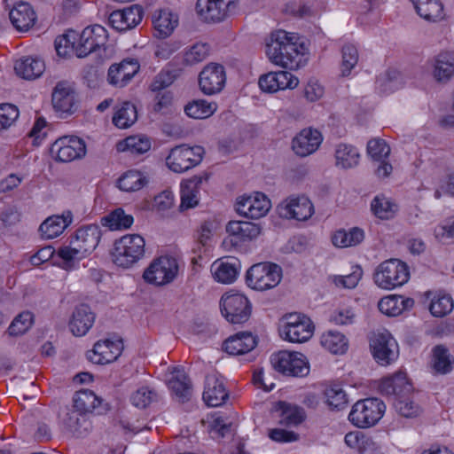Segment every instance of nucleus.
Returning a JSON list of instances; mask_svg holds the SVG:
<instances>
[{
    "mask_svg": "<svg viewBox=\"0 0 454 454\" xmlns=\"http://www.w3.org/2000/svg\"><path fill=\"white\" fill-rule=\"evenodd\" d=\"M299 80L287 71L270 72L259 78L258 84L264 92L273 93L297 87Z\"/></svg>",
    "mask_w": 454,
    "mask_h": 454,
    "instance_id": "20",
    "label": "nucleus"
},
{
    "mask_svg": "<svg viewBox=\"0 0 454 454\" xmlns=\"http://www.w3.org/2000/svg\"><path fill=\"white\" fill-rule=\"evenodd\" d=\"M216 104L204 99L194 100L184 107L185 114L194 119H205L211 116L216 110Z\"/></svg>",
    "mask_w": 454,
    "mask_h": 454,
    "instance_id": "52",
    "label": "nucleus"
},
{
    "mask_svg": "<svg viewBox=\"0 0 454 454\" xmlns=\"http://www.w3.org/2000/svg\"><path fill=\"white\" fill-rule=\"evenodd\" d=\"M121 353V342L106 339L97 341L93 349L87 352L86 356L93 364H105L115 361Z\"/></svg>",
    "mask_w": 454,
    "mask_h": 454,
    "instance_id": "22",
    "label": "nucleus"
},
{
    "mask_svg": "<svg viewBox=\"0 0 454 454\" xmlns=\"http://www.w3.org/2000/svg\"><path fill=\"white\" fill-rule=\"evenodd\" d=\"M432 369L437 374H448L454 367V357L444 345H436L432 349Z\"/></svg>",
    "mask_w": 454,
    "mask_h": 454,
    "instance_id": "39",
    "label": "nucleus"
},
{
    "mask_svg": "<svg viewBox=\"0 0 454 454\" xmlns=\"http://www.w3.org/2000/svg\"><path fill=\"white\" fill-rule=\"evenodd\" d=\"M176 80L175 72L169 69H162L152 80L149 90L152 92L160 93L169 87Z\"/></svg>",
    "mask_w": 454,
    "mask_h": 454,
    "instance_id": "60",
    "label": "nucleus"
},
{
    "mask_svg": "<svg viewBox=\"0 0 454 454\" xmlns=\"http://www.w3.org/2000/svg\"><path fill=\"white\" fill-rule=\"evenodd\" d=\"M270 363L276 371L286 376L304 377L309 372L306 356L299 352L279 351L271 356Z\"/></svg>",
    "mask_w": 454,
    "mask_h": 454,
    "instance_id": "9",
    "label": "nucleus"
},
{
    "mask_svg": "<svg viewBox=\"0 0 454 454\" xmlns=\"http://www.w3.org/2000/svg\"><path fill=\"white\" fill-rule=\"evenodd\" d=\"M271 207L270 200L262 192L242 196L238 199L236 210L247 218L259 219L266 215Z\"/></svg>",
    "mask_w": 454,
    "mask_h": 454,
    "instance_id": "15",
    "label": "nucleus"
},
{
    "mask_svg": "<svg viewBox=\"0 0 454 454\" xmlns=\"http://www.w3.org/2000/svg\"><path fill=\"white\" fill-rule=\"evenodd\" d=\"M351 273L345 276H334L333 282L338 287L355 288L363 276V270L360 266L356 265Z\"/></svg>",
    "mask_w": 454,
    "mask_h": 454,
    "instance_id": "62",
    "label": "nucleus"
},
{
    "mask_svg": "<svg viewBox=\"0 0 454 454\" xmlns=\"http://www.w3.org/2000/svg\"><path fill=\"white\" fill-rule=\"evenodd\" d=\"M19 117V109L12 104L0 105V131L10 128Z\"/></svg>",
    "mask_w": 454,
    "mask_h": 454,
    "instance_id": "64",
    "label": "nucleus"
},
{
    "mask_svg": "<svg viewBox=\"0 0 454 454\" xmlns=\"http://www.w3.org/2000/svg\"><path fill=\"white\" fill-rule=\"evenodd\" d=\"M34 323V315L29 311L20 313L11 323L8 333L11 336L22 335L28 331Z\"/></svg>",
    "mask_w": 454,
    "mask_h": 454,
    "instance_id": "58",
    "label": "nucleus"
},
{
    "mask_svg": "<svg viewBox=\"0 0 454 454\" xmlns=\"http://www.w3.org/2000/svg\"><path fill=\"white\" fill-rule=\"evenodd\" d=\"M432 75L438 82L445 83L454 76V52H441L432 61Z\"/></svg>",
    "mask_w": 454,
    "mask_h": 454,
    "instance_id": "32",
    "label": "nucleus"
},
{
    "mask_svg": "<svg viewBox=\"0 0 454 454\" xmlns=\"http://www.w3.org/2000/svg\"><path fill=\"white\" fill-rule=\"evenodd\" d=\"M62 423L74 435L80 437L91 429V422L86 414L73 408L67 410L62 417Z\"/></svg>",
    "mask_w": 454,
    "mask_h": 454,
    "instance_id": "36",
    "label": "nucleus"
},
{
    "mask_svg": "<svg viewBox=\"0 0 454 454\" xmlns=\"http://www.w3.org/2000/svg\"><path fill=\"white\" fill-rule=\"evenodd\" d=\"M417 13L429 21H438L443 19V6L439 0H411Z\"/></svg>",
    "mask_w": 454,
    "mask_h": 454,
    "instance_id": "43",
    "label": "nucleus"
},
{
    "mask_svg": "<svg viewBox=\"0 0 454 454\" xmlns=\"http://www.w3.org/2000/svg\"><path fill=\"white\" fill-rule=\"evenodd\" d=\"M159 395L157 391L149 386H142L134 391L130 395L131 403L140 409L148 407L151 403L157 402Z\"/></svg>",
    "mask_w": 454,
    "mask_h": 454,
    "instance_id": "53",
    "label": "nucleus"
},
{
    "mask_svg": "<svg viewBox=\"0 0 454 454\" xmlns=\"http://www.w3.org/2000/svg\"><path fill=\"white\" fill-rule=\"evenodd\" d=\"M210 47L206 43H196L184 52V61L188 65H195L205 60L209 55Z\"/></svg>",
    "mask_w": 454,
    "mask_h": 454,
    "instance_id": "57",
    "label": "nucleus"
},
{
    "mask_svg": "<svg viewBox=\"0 0 454 454\" xmlns=\"http://www.w3.org/2000/svg\"><path fill=\"white\" fill-rule=\"evenodd\" d=\"M226 82L224 67L216 63L207 65L199 75V85L206 95H214L223 90Z\"/></svg>",
    "mask_w": 454,
    "mask_h": 454,
    "instance_id": "17",
    "label": "nucleus"
},
{
    "mask_svg": "<svg viewBox=\"0 0 454 454\" xmlns=\"http://www.w3.org/2000/svg\"><path fill=\"white\" fill-rule=\"evenodd\" d=\"M207 179V175L195 176L181 184V203L179 206L181 211L193 208L198 205L200 186Z\"/></svg>",
    "mask_w": 454,
    "mask_h": 454,
    "instance_id": "28",
    "label": "nucleus"
},
{
    "mask_svg": "<svg viewBox=\"0 0 454 454\" xmlns=\"http://www.w3.org/2000/svg\"><path fill=\"white\" fill-rule=\"evenodd\" d=\"M12 25L20 31L28 30L35 22L36 16L29 4L20 2L9 13Z\"/></svg>",
    "mask_w": 454,
    "mask_h": 454,
    "instance_id": "35",
    "label": "nucleus"
},
{
    "mask_svg": "<svg viewBox=\"0 0 454 454\" xmlns=\"http://www.w3.org/2000/svg\"><path fill=\"white\" fill-rule=\"evenodd\" d=\"M321 345L329 352L335 355H342L348 348V340L340 332L329 330L322 333L320 337Z\"/></svg>",
    "mask_w": 454,
    "mask_h": 454,
    "instance_id": "42",
    "label": "nucleus"
},
{
    "mask_svg": "<svg viewBox=\"0 0 454 454\" xmlns=\"http://www.w3.org/2000/svg\"><path fill=\"white\" fill-rule=\"evenodd\" d=\"M137 120V111L134 104L121 102L114 106L113 123L119 129H127Z\"/></svg>",
    "mask_w": 454,
    "mask_h": 454,
    "instance_id": "41",
    "label": "nucleus"
},
{
    "mask_svg": "<svg viewBox=\"0 0 454 454\" xmlns=\"http://www.w3.org/2000/svg\"><path fill=\"white\" fill-rule=\"evenodd\" d=\"M71 223L72 214L71 212H67L61 215L48 217L40 225L39 231L44 239H51L60 235Z\"/></svg>",
    "mask_w": 454,
    "mask_h": 454,
    "instance_id": "37",
    "label": "nucleus"
},
{
    "mask_svg": "<svg viewBox=\"0 0 454 454\" xmlns=\"http://www.w3.org/2000/svg\"><path fill=\"white\" fill-rule=\"evenodd\" d=\"M394 407L401 416L405 418L417 417L421 412L419 405L411 401L407 395L396 398L394 402Z\"/></svg>",
    "mask_w": 454,
    "mask_h": 454,
    "instance_id": "61",
    "label": "nucleus"
},
{
    "mask_svg": "<svg viewBox=\"0 0 454 454\" xmlns=\"http://www.w3.org/2000/svg\"><path fill=\"white\" fill-rule=\"evenodd\" d=\"M240 264L234 258L220 259L211 265V272L215 281L222 284L233 283L239 274Z\"/></svg>",
    "mask_w": 454,
    "mask_h": 454,
    "instance_id": "30",
    "label": "nucleus"
},
{
    "mask_svg": "<svg viewBox=\"0 0 454 454\" xmlns=\"http://www.w3.org/2000/svg\"><path fill=\"white\" fill-rule=\"evenodd\" d=\"M323 141L322 134L316 129L308 128L301 130L292 141L295 154L306 157L315 153Z\"/></svg>",
    "mask_w": 454,
    "mask_h": 454,
    "instance_id": "21",
    "label": "nucleus"
},
{
    "mask_svg": "<svg viewBox=\"0 0 454 454\" xmlns=\"http://www.w3.org/2000/svg\"><path fill=\"white\" fill-rule=\"evenodd\" d=\"M410 278L408 265L399 259H388L380 263L373 274L376 286L392 290L403 286Z\"/></svg>",
    "mask_w": 454,
    "mask_h": 454,
    "instance_id": "3",
    "label": "nucleus"
},
{
    "mask_svg": "<svg viewBox=\"0 0 454 454\" xmlns=\"http://www.w3.org/2000/svg\"><path fill=\"white\" fill-rule=\"evenodd\" d=\"M281 217L306 221L314 214L312 202L305 196L289 197L278 207Z\"/></svg>",
    "mask_w": 454,
    "mask_h": 454,
    "instance_id": "19",
    "label": "nucleus"
},
{
    "mask_svg": "<svg viewBox=\"0 0 454 454\" xmlns=\"http://www.w3.org/2000/svg\"><path fill=\"white\" fill-rule=\"evenodd\" d=\"M168 386L180 402L184 403L190 399L192 385L183 368H173L168 380Z\"/></svg>",
    "mask_w": 454,
    "mask_h": 454,
    "instance_id": "33",
    "label": "nucleus"
},
{
    "mask_svg": "<svg viewBox=\"0 0 454 454\" xmlns=\"http://www.w3.org/2000/svg\"><path fill=\"white\" fill-rule=\"evenodd\" d=\"M386 406L378 398H366L357 401L352 407L348 419L358 427L374 426L383 416Z\"/></svg>",
    "mask_w": 454,
    "mask_h": 454,
    "instance_id": "7",
    "label": "nucleus"
},
{
    "mask_svg": "<svg viewBox=\"0 0 454 454\" xmlns=\"http://www.w3.org/2000/svg\"><path fill=\"white\" fill-rule=\"evenodd\" d=\"M16 74L27 80L35 79L43 74L45 65L40 58L24 57L15 62Z\"/></svg>",
    "mask_w": 454,
    "mask_h": 454,
    "instance_id": "38",
    "label": "nucleus"
},
{
    "mask_svg": "<svg viewBox=\"0 0 454 454\" xmlns=\"http://www.w3.org/2000/svg\"><path fill=\"white\" fill-rule=\"evenodd\" d=\"M413 306L414 300L412 298L397 294L385 296L378 303L380 311L389 317L398 316Z\"/></svg>",
    "mask_w": 454,
    "mask_h": 454,
    "instance_id": "34",
    "label": "nucleus"
},
{
    "mask_svg": "<svg viewBox=\"0 0 454 454\" xmlns=\"http://www.w3.org/2000/svg\"><path fill=\"white\" fill-rule=\"evenodd\" d=\"M257 344L255 337L247 332L230 336L223 344V349L231 356H240L253 350Z\"/></svg>",
    "mask_w": 454,
    "mask_h": 454,
    "instance_id": "29",
    "label": "nucleus"
},
{
    "mask_svg": "<svg viewBox=\"0 0 454 454\" xmlns=\"http://www.w3.org/2000/svg\"><path fill=\"white\" fill-rule=\"evenodd\" d=\"M368 154L376 161L385 160L390 153V147L385 140L380 138L371 139L367 144Z\"/></svg>",
    "mask_w": 454,
    "mask_h": 454,
    "instance_id": "63",
    "label": "nucleus"
},
{
    "mask_svg": "<svg viewBox=\"0 0 454 454\" xmlns=\"http://www.w3.org/2000/svg\"><path fill=\"white\" fill-rule=\"evenodd\" d=\"M133 216L126 214L121 207L113 210L101 218L102 225L108 227L112 231L129 229L133 224Z\"/></svg>",
    "mask_w": 454,
    "mask_h": 454,
    "instance_id": "46",
    "label": "nucleus"
},
{
    "mask_svg": "<svg viewBox=\"0 0 454 454\" xmlns=\"http://www.w3.org/2000/svg\"><path fill=\"white\" fill-rule=\"evenodd\" d=\"M52 106L57 112L70 114L74 110V91L66 82H59L52 92Z\"/></svg>",
    "mask_w": 454,
    "mask_h": 454,
    "instance_id": "31",
    "label": "nucleus"
},
{
    "mask_svg": "<svg viewBox=\"0 0 454 454\" xmlns=\"http://www.w3.org/2000/svg\"><path fill=\"white\" fill-rule=\"evenodd\" d=\"M204 153L201 146L190 147L181 145L171 149L166 158V164L173 172L183 173L199 165Z\"/></svg>",
    "mask_w": 454,
    "mask_h": 454,
    "instance_id": "10",
    "label": "nucleus"
},
{
    "mask_svg": "<svg viewBox=\"0 0 454 454\" xmlns=\"http://www.w3.org/2000/svg\"><path fill=\"white\" fill-rule=\"evenodd\" d=\"M78 35L75 31L70 30L55 39V49L59 56L67 57L71 52H75L76 40Z\"/></svg>",
    "mask_w": 454,
    "mask_h": 454,
    "instance_id": "55",
    "label": "nucleus"
},
{
    "mask_svg": "<svg viewBox=\"0 0 454 454\" xmlns=\"http://www.w3.org/2000/svg\"><path fill=\"white\" fill-rule=\"evenodd\" d=\"M228 396L223 379L218 378L215 374L207 376L203 400L208 406H220L227 400Z\"/></svg>",
    "mask_w": 454,
    "mask_h": 454,
    "instance_id": "27",
    "label": "nucleus"
},
{
    "mask_svg": "<svg viewBox=\"0 0 454 454\" xmlns=\"http://www.w3.org/2000/svg\"><path fill=\"white\" fill-rule=\"evenodd\" d=\"M360 154L351 145L340 144L335 150L336 166L341 168H351L359 162Z\"/></svg>",
    "mask_w": 454,
    "mask_h": 454,
    "instance_id": "47",
    "label": "nucleus"
},
{
    "mask_svg": "<svg viewBox=\"0 0 454 454\" xmlns=\"http://www.w3.org/2000/svg\"><path fill=\"white\" fill-rule=\"evenodd\" d=\"M364 234L359 228H352L348 231L339 230L334 232L332 240L334 246L339 247H348L356 246L363 241Z\"/></svg>",
    "mask_w": 454,
    "mask_h": 454,
    "instance_id": "49",
    "label": "nucleus"
},
{
    "mask_svg": "<svg viewBox=\"0 0 454 454\" xmlns=\"http://www.w3.org/2000/svg\"><path fill=\"white\" fill-rule=\"evenodd\" d=\"M145 242L138 234H127L114 242L113 262L119 267L130 268L145 254Z\"/></svg>",
    "mask_w": 454,
    "mask_h": 454,
    "instance_id": "4",
    "label": "nucleus"
},
{
    "mask_svg": "<svg viewBox=\"0 0 454 454\" xmlns=\"http://www.w3.org/2000/svg\"><path fill=\"white\" fill-rule=\"evenodd\" d=\"M297 41L296 35L285 30L271 33L266 43V55L275 65L285 68L297 69L302 60V45L299 44Z\"/></svg>",
    "mask_w": 454,
    "mask_h": 454,
    "instance_id": "2",
    "label": "nucleus"
},
{
    "mask_svg": "<svg viewBox=\"0 0 454 454\" xmlns=\"http://www.w3.org/2000/svg\"><path fill=\"white\" fill-rule=\"evenodd\" d=\"M51 153L56 155L58 160L69 162L83 157L86 146L83 140L77 137H63L53 143Z\"/></svg>",
    "mask_w": 454,
    "mask_h": 454,
    "instance_id": "18",
    "label": "nucleus"
},
{
    "mask_svg": "<svg viewBox=\"0 0 454 454\" xmlns=\"http://www.w3.org/2000/svg\"><path fill=\"white\" fill-rule=\"evenodd\" d=\"M358 51L352 44H346L342 48V60L340 64V73L342 76H348L351 70L358 62Z\"/></svg>",
    "mask_w": 454,
    "mask_h": 454,
    "instance_id": "59",
    "label": "nucleus"
},
{
    "mask_svg": "<svg viewBox=\"0 0 454 454\" xmlns=\"http://www.w3.org/2000/svg\"><path fill=\"white\" fill-rule=\"evenodd\" d=\"M107 38V31L100 25L85 27L81 33L75 47L76 56L78 58H84L90 53L104 47Z\"/></svg>",
    "mask_w": 454,
    "mask_h": 454,
    "instance_id": "14",
    "label": "nucleus"
},
{
    "mask_svg": "<svg viewBox=\"0 0 454 454\" xmlns=\"http://www.w3.org/2000/svg\"><path fill=\"white\" fill-rule=\"evenodd\" d=\"M153 27L159 37L168 36L177 26L178 19L168 10H160L153 20Z\"/></svg>",
    "mask_w": 454,
    "mask_h": 454,
    "instance_id": "45",
    "label": "nucleus"
},
{
    "mask_svg": "<svg viewBox=\"0 0 454 454\" xmlns=\"http://www.w3.org/2000/svg\"><path fill=\"white\" fill-rule=\"evenodd\" d=\"M372 214L381 220L393 219L398 211V206L384 195H378L371 202Z\"/></svg>",
    "mask_w": 454,
    "mask_h": 454,
    "instance_id": "44",
    "label": "nucleus"
},
{
    "mask_svg": "<svg viewBox=\"0 0 454 454\" xmlns=\"http://www.w3.org/2000/svg\"><path fill=\"white\" fill-rule=\"evenodd\" d=\"M147 183L145 176L140 171L129 170L118 179V187L125 192H136Z\"/></svg>",
    "mask_w": 454,
    "mask_h": 454,
    "instance_id": "51",
    "label": "nucleus"
},
{
    "mask_svg": "<svg viewBox=\"0 0 454 454\" xmlns=\"http://www.w3.org/2000/svg\"><path fill=\"white\" fill-rule=\"evenodd\" d=\"M73 408L88 414L93 412L101 403V400L91 390H80L75 393Z\"/></svg>",
    "mask_w": 454,
    "mask_h": 454,
    "instance_id": "48",
    "label": "nucleus"
},
{
    "mask_svg": "<svg viewBox=\"0 0 454 454\" xmlns=\"http://www.w3.org/2000/svg\"><path fill=\"white\" fill-rule=\"evenodd\" d=\"M95 313L86 304L77 306L69 321V328L74 336H83L95 322Z\"/></svg>",
    "mask_w": 454,
    "mask_h": 454,
    "instance_id": "26",
    "label": "nucleus"
},
{
    "mask_svg": "<svg viewBox=\"0 0 454 454\" xmlns=\"http://www.w3.org/2000/svg\"><path fill=\"white\" fill-rule=\"evenodd\" d=\"M143 18V9L132 5L123 10L114 11L109 16V22L118 31H127L138 25Z\"/></svg>",
    "mask_w": 454,
    "mask_h": 454,
    "instance_id": "24",
    "label": "nucleus"
},
{
    "mask_svg": "<svg viewBox=\"0 0 454 454\" xmlns=\"http://www.w3.org/2000/svg\"><path fill=\"white\" fill-rule=\"evenodd\" d=\"M280 329L281 336L294 343H301L309 340L314 332L310 318L301 313H289L283 317Z\"/></svg>",
    "mask_w": 454,
    "mask_h": 454,
    "instance_id": "6",
    "label": "nucleus"
},
{
    "mask_svg": "<svg viewBox=\"0 0 454 454\" xmlns=\"http://www.w3.org/2000/svg\"><path fill=\"white\" fill-rule=\"evenodd\" d=\"M327 404L334 409H342L348 403L347 395L338 384L330 385L324 392Z\"/></svg>",
    "mask_w": 454,
    "mask_h": 454,
    "instance_id": "56",
    "label": "nucleus"
},
{
    "mask_svg": "<svg viewBox=\"0 0 454 454\" xmlns=\"http://www.w3.org/2000/svg\"><path fill=\"white\" fill-rule=\"evenodd\" d=\"M139 70L140 63L137 59L126 58L121 62L114 63L109 67L107 81L116 88H123L131 82Z\"/></svg>",
    "mask_w": 454,
    "mask_h": 454,
    "instance_id": "16",
    "label": "nucleus"
},
{
    "mask_svg": "<svg viewBox=\"0 0 454 454\" xmlns=\"http://www.w3.org/2000/svg\"><path fill=\"white\" fill-rule=\"evenodd\" d=\"M178 269L176 258L168 255L160 256L153 260L145 270L143 278L148 284L157 286H165L176 278Z\"/></svg>",
    "mask_w": 454,
    "mask_h": 454,
    "instance_id": "8",
    "label": "nucleus"
},
{
    "mask_svg": "<svg viewBox=\"0 0 454 454\" xmlns=\"http://www.w3.org/2000/svg\"><path fill=\"white\" fill-rule=\"evenodd\" d=\"M222 315L231 324H242L251 315V304L248 299L240 294H225L220 301Z\"/></svg>",
    "mask_w": 454,
    "mask_h": 454,
    "instance_id": "11",
    "label": "nucleus"
},
{
    "mask_svg": "<svg viewBox=\"0 0 454 454\" xmlns=\"http://www.w3.org/2000/svg\"><path fill=\"white\" fill-rule=\"evenodd\" d=\"M370 347L374 359L380 365L392 364L399 356L398 344L388 332L374 334Z\"/></svg>",
    "mask_w": 454,
    "mask_h": 454,
    "instance_id": "13",
    "label": "nucleus"
},
{
    "mask_svg": "<svg viewBox=\"0 0 454 454\" xmlns=\"http://www.w3.org/2000/svg\"><path fill=\"white\" fill-rule=\"evenodd\" d=\"M239 0H197L196 12L205 22L217 23L227 19L237 8Z\"/></svg>",
    "mask_w": 454,
    "mask_h": 454,
    "instance_id": "12",
    "label": "nucleus"
},
{
    "mask_svg": "<svg viewBox=\"0 0 454 454\" xmlns=\"http://www.w3.org/2000/svg\"><path fill=\"white\" fill-rule=\"evenodd\" d=\"M453 307V299L450 294L438 293L432 299L429 310L434 317H442L450 313Z\"/></svg>",
    "mask_w": 454,
    "mask_h": 454,
    "instance_id": "54",
    "label": "nucleus"
},
{
    "mask_svg": "<svg viewBox=\"0 0 454 454\" xmlns=\"http://www.w3.org/2000/svg\"><path fill=\"white\" fill-rule=\"evenodd\" d=\"M282 269L276 263L260 262L249 268L246 276L247 286L256 291L276 287L281 281Z\"/></svg>",
    "mask_w": 454,
    "mask_h": 454,
    "instance_id": "5",
    "label": "nucleus"
},
{
    "mask_svg": "<svg viewBox=\"0 0 454 454\" xmlns=\"http://www.w3.org/2000/svg\"><path fill=\"white\" fill-rule=\"evenodd\" d=\"M151 148L149 138L142 136H130L121 141L117 145V150L120 152H129L132 154H141L146 153Z\"/></svg>",
    "mask_w": 454,
    "mask_h": 454,
    "instance_id": "50",
    "label": "nucleus"
},
{
    "mask_svg": "<svg viewBox=\"0 0 454 454\" xmlns=\"http://www.w3.org/2000/svg\"><path fill=\"white\" fill-rule=\"evenodd\" d=\"M226 231L235 243H245L256 239L262 231L260 224L247 221H231Z\"/></svg>",
    "mask_w": 454,
    "mask_h": 454,
    "instance_id": "25",
    "label": "nucleus"
},
{
    "mask_svg": "<svg viewBox=\"0 0 454 454\" xmlns=\"http://www.w3.org/2000/svg\"><path fill=\"white\" fill-rule=\"evenodd\" d=\"M101 231L98 225L90 224L80 227L70 237L68 244L59 247L57 254L62 260V267L70 269L74 262L90 255L98 245Z\"/></svg>",
    "mask_w": 454,
    "mask_h": 454,
    "instance_id": "1",
    "label": "nucleus"
},
{
    "mask_svg": "<svg viewBox=\"0 0 454 454\" xmlns=\"http://www.w3.org/2000/svg\"><path fill=\"white\" fill-rule=\"evenodd\" d=\"M379 390L385 395L394 396L395 400L410 395L412 392V385L406 373L399 372L384 378L379 385Z\"/></svg>",
    "mask_w": 454,
    "mask_h": 454,
    "instance_id": "23",
    "label": "nucleus"
},
{
    "mask_svg": "<svg viewBox=\"0 0 454 454\" xmlns=\"http://www.w3.org/2000/svg\"><path fill=\"white\" fill-rule=\"evenodd\" d=\"M276 411L279 413V424L286 427L297 426L305 419L302 408L286 402H278Z\"/></svg>",
    "mask_w": 454,
    "mask_h": 454,
    "instance_id": "40",
    "label": "nucleus"
}]
</instances>
